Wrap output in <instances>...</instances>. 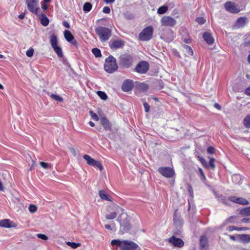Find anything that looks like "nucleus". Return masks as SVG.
Returning a JSON list of instances; mask_svg holds the SVG:
<instances>
[{"label": "nucleus", "instance_id": "nucleus-8", "mask_svg": "<svg viewBox=\"0 0 250 250\" xmlns=\"http://www.w3.org/2000/svg\"><path fill=\"white\" fill-rule=\"evenodd\" d=\"M149 68V63L146 61H141L136 66L135 70L140 74H145Z\"/></svg>", "mask_w": 250, "mask_h": 250}, {"label": "nucleus", "instance_id": "nucleus-36", "mask_svg": "<svg viewBox=\"0 0 250 250\" xmlns=\"http://www.w3.org/2000/svg\"><path fill=\"white\" fill-rule=\"evenodd\" d=\"M92 52L96 58H99L102 56L101 50L98 48H93L92 50Z\"/></svg>", "mask_w": 250, "mask_h": 250}, {"label": "nucleus", "instance_id": "nucleus-26", "mask_svg": "<svg viewBox=\"0 0 250 250\" xmlns=\"http://www.w3.org/2000/svg\"><path fill=\"white\" fill-rule=\"evenodd\" d=\"M55 53L59 58L63 57V52L62 48L59 46H57L53 48Z\"/></svg>", "mask_w": 250, "mask_h": 250}, {"label": "nucleus", "instance_id": "nucleus-62", "mask_svg": "<svg viewBox=\"0 0 250 250\" xmlns=\"http://www.w3.org/2000/svg\"><path fill=\"white\" fill-rule=\"evenodd\" d=\"M245 93L247 95L250 96V87H249L246 89Z\"/></svg>", "mask_w": 250, "mask_h": 250}, {"label": "nucleus", "instance_id": "nucleus-6", "mask_svg": "<svg viewBox=\"0 0 250 250\" xmlns=\"http://www.w3.org/2000/svg\"><path fill=\"white\" fill-rule=\"evenodd\" d=\"M153 29L151 26L145 28L139 34V39L141 41H148L152 37Z\"/></svg>", "mask_w": 250, "mask_h": 250}, {"label": "nucleus", "instance_id": "nucleus-52", "mask_svg": "<svg viewBox=\"0 0 250 250\" xmlns=\"http://www.w3.org/2000/svg\"><path fill=\"white\" fill-rule=\"evenodd\" d=\"M143 105L145 109L146 112H148L149 111L150 106L146 102H144Z\"/></svg>", "mask_w": 250, "mask_h": 250}, {"label": "nucleus", "instance_id": "nucleus-55", "mask_svg": "<svg viewBox=\"0 0 250 250\" xmlns=\"http://www.w3.org/2000/svg\"><path fill=\"white\" fill-rule=\"evenodd\" d=\"M40 164V165L44 168H47L49 167V164L48 163L43 162H41Z\"/></svg>", "mask_w": 250, "mask_h": 250}, {"label": "nucleus", "instance_id": "nucleus-3", "mask_svg": "<svg viewBox=\"0 0 250 250\" xmlns=\"http://www.w3.org/2000/svg\"><path fill=\"white\" fill-rule=\"evenodd\" d=\"M118 68L116 59L112 56L110 55L105 59L104 68L106 72L108 73H112L116 71Z\"/></svg>", "mask_w": 250, "mask_h": 250}, {"label": "nucleus", "instance_id": "nucleus-51", "mask_svg": "<svg viewBox=\"0 0 250 250\" xmlns=\"http://www.w3.org/2000/svg\"><path fill=\"white\" fill-rule=\"evenodd\" d=\"M140 87L144 91H146L148 88V86L147 84L145 83H142L140 85Z\"/></svg>", "mask_w": 250, "mask_h": 250}, {"label": "nucleus", "instance_id": "nucleus-46", "mask_svg": "<svg viewBox=\"0 0 250 250\" xmlns=\"http://www.w3.org/2000/svg\"><path fill=\"white\" fill-rule=\"evenodd\" d=\"M196 21L200 24H203L206 22V20L203 17H197L195 20Z\"/></svg>", "mask_w": 250, "mask_h": 250}, {"label": "nucleus", "instance_id": "nucleus-64", "mask_svg": "<svg viewBox=\"0 0 250 250\" xmlns=\"http://www.w3.org/2000/svg\"><path fill=\"white\" fill-rule=\"evenodd\" d=\"M25 15V11L24 13L19 15L18 17L20 19L22 20L24 18Z\"/></svg>", "mask_w": 250, "mask_h": 250}, {"label": "nucleus", "instance_id": "nucleus-28", "mask_svg": "<svg viewBox=\"0 0 250 250\" xmlns=\"http://www.w3.org/2000/svg\"><path fill=\"white\" fill-rule=\"evenodd\" d=\"M243 125L245 127L250 128V114L247 115L244 119Z\"/></svg>", "mask_w": 250, "mask_h": 250}, {"label": "nucleus", "instance_id": "nucleus-56", "mask_svg": "<svg viewBox=\"0 0 250 250\" xmlns=\"http://www.w3.org/2000/svg\"><path fill=\"white\" fill-rule=\"evenodd\" d=\"M237 198H238L237 197L235 196H230L229 198V200L231 201H232V202H234V203H236Z\"/></svg>", "mask_w": 250, "mask_h": 250}, {"label": "nucleus", "instance_id": "nucleus-44", "mask_svg": "<svg viewBox=\"0 0 250 250\" xmlns=\"http://www.w3.org/2000/svg\"><path fill=\"white\" fill-rule=\"evenodd\" d=\"M50 97L58 102H61L63 101V99L58 95L52 94L50 95Z\"/></svg>", "mask_w": 250, "mask_h": 250}, {"label": "nucleus", "instance_id": "nucleus-49", "mask_svg": "<svg viewBox=\"0 0 250 250\" xmlns=\"http://www.w3.org/2000/svg\"><path fill=\"white\" fill-rule=\"evenodd\" d=\"M215 159L213 158H211L210 159L209 162V166L212 169H214L215 168V164H214Z\"/></svg>", "mask_w": 250, "mask_h": 250}, {"label": "nucleus", "instance_id": "nucleus-45", "mask_svg": "<svg viewBox=\"0 0 250 250\" xmlns=\"http://www.w3.org/2000/svg\"><path fill=\"white\" fill-rule=\"evenodd\" d=\"M89 114L91 116V117L94 120V121H98L99 119L98 116H97V115L94 113L93 111L90 110L89 111Z\"/></svg>", "mask_w": 250, "mask_h": 250}, {"label": "nucleus", "instance_id": "nucleus-17", "mask_svg": "<svg viewBox=\"0 0 250 250\" xmlns=\"http://www.w3.org/2000/svg\"><path fill=\"white\" fill-rule=\"evenodd\" d=\"M100 123L105 131H112V129L111 123L106 118H101L100 119Z\"/></svg>", "mask_w": 250, "mask_h": 250}, {"label": "nucleus", "instance_id": "nucleus-9", "mask_svg": "<svg viewBox=\"0 0 250 250\" xmlns=\"http://www.w3.org/2000/svg\"><path fill=\"white\" fill-rule=\"evenodd\" d=\"M225 8L227 11L232 13H238L240 9L238 5L235 4L234 2L231 1H227L225 3Z\"/></svg>", "mask_w": 250, "mask_h": 250}, {"label": "nucleus", "instance_id": "nucleus-29", "mask_svg": "<svg viewBox=\"0 0 250 250\" xmlns=\"http://www.w3.org/2000/svg\"><path fill=\"white\" fill-rule=\"evenodd\" d=\"M124 18L127 20H132L134 19L135 15L129 11H126L123 14Z\"/></svg>", "mask_w": 250, "mask_h": 250}, {"label": "nucleus", "instance_id": "nucleus-59", "mask_svg": "<svg viewBox=\"0 0 250 250\" xmlns=\"http://www.w3.org/2000/svg\"><path fill=\"white\" fill-rule=\"evenodd\" d=\"M62 24L65 27H66L67 28H70V25H69V23L66 21H63L62 22Z\"/></svg>", "mask_w": 250, "mask_h": 250}, {"label": "nucleus", "instance_id": "nucleus-23", "mask_svg": "<svg viewBox=\"0 0 250 250\" xmlns=\"http://www.w3.org/2000/svg\"><path fill=\"white\" fill-rule=\"evenodd\" d=\"M238 237L239 240L244 243H248L250 242V235L249 234H238Z\"/></svg>", "mask_w": 250, "mask_h": 250}, {"label": "nucleus", "instance_id": "nucleus-37", "mask_svg": "<svg viewBox=\"0 0 250 250\" xmlns=\"http://www.w3.org/2000/svg\"><path fill=\"white\" fill-rule=\"evenodd\" d=\"M186 50V53L187 55L192 56L193 55V51L191 47L188 45H185L184 46Z\"/></svg>", "mask_w": 250, "mask_h": 250}, {"label": "nucleus", "instance_id": "nucleus-30", "mask_svg": "<svg viewBox=\"0 0 250 250\" xmlns=\"http://www.w3.org/2000/svg\"><path fill=\"white\" fill-rule=\"evenodd\" d=\"M123 242H124V240L121 241L119 239H115V240H112L111 241V244L112 245H116L118 247H119L121 250L123 244Z\"/></svg>", "mask_w": 250, "mask_h": 250}, {"label": "nucleus", "instance_id": "nucleus-38", "mask_svg": "<svg viewBox=\"0 0 250 250\" xmlns=\"http://www.w3.org/2000/svg\"><path fill=\"white\" fill-rule=\"evenodd\" d=\"M66 244L67 246L71 247L73 249H76L81 245V244L80 243L71 242L69 241L67 242Z\"/></svg>", "mask_w": 250, "mask_h": 250}, {"label": "nucleus", "instance_id": "nucleus-34", "mask_svg": "<svg viewBox=\"0 0 250 250\" xmlns=\"http://www.w3.org/2000/svg\"><path fill=\"white\" fill-rule=\"evenodd\" d=\"M92 7V5L91 3L89 2H85L83 6V10L85 12H88L91 10Z\"/></svg>", "mask_w": 250, "mask_h": 250}, {"label": "nucleus", "instance_id": "nucleus-32", "mask_svg": "<svg viewBox=\"0 0 250 250\" xmlns=\"http://www.w3.org/2000/svg\"><path fill=\"white\" fill-rule=\"evenodd\" d=\"M83 159L87 162V164L90 166H92L95 159L92 158L90 156L88 155H84L83 156Z\"/></svg>", "mask_w": 250, "mask_h": 250}, {"label": "nucleus", "instance_id": "nucleus-25", "mask_svg": "<svg viewBox=\"0 0 250 250\" xmlns=\"http://www.w3.org/2000/svg\"><path fill=\"white\" fill-rule=\"evenodd\" d=\"M99 195L100 198L103 200H105L108 201H112L109 198L108 195L105 193L104 190H101L99 191Z\"/></svg>", "mask_w": 250, "mask_h": 250}, {"label": "nucleus", "instance_id": "nucleus-11", "mask_svg": "<svg viewBox=\"0 0 250 250\" xmlns=\"http://www.w3.org/2000/svg\"><path fill=\"white\" fill-rule=\"evenodd\" d=\"M161 38L167 42H170L174 39L173 32L170 29H166L161 34Z\"/></svg>", "mask_w": 250, "mask_h": 250}, {"label": "nucleus", "instance_id": "nucleus-21", "mask_svg": "<svg viewBox=\"0 0 250 250\" xmlns=\"http://www.w3.org/2000/svg\"><path fill=\"white\" fill-rule=\"evenodd\" d=\"M38 19L40 20L41 23L43 26H47L49 24V20L45 14L41 13L40 17Z\"/></svg>", "mask_w": 250, "mask_h": 250}, {"label": "nucleus", "instance_id": "nucleus-13", "mask_svg": "<svg viewBox=\"0 0 250 250\" xmlns=\"http://www.w3.org/2000/svg\"><path fill=\"white\" fill-rule=\"evenodd\" d=\"M64 36L65 40L72 44L75 45L76 47H78V43L76 40L74 39V36L68 30H65L64 32Z\"/></svg>", "mask_w": 250, "mask_h": 250}, {"label": "nucleus", "instance_id": "nucleus-60", "mask_svg": "<svg viewBox=\"0 0 250 250\" xmlns=\"http://www.w3.org/2000/svg\"><path fill=\"white\" fill-rule=\"evenodd\" d=\"M242 223H250V218H244L242 220Z\"/></svg>", "mask_w": 250, "mask_h": 250}, {"label": "nucleus", "instance_id": "nucleus-4", "mask_svg": "<svg viewBox=\"0 0 250 250\" xmlns=\"http://www.w3.org/2000/svg\"><path fill=\"white\" fill-rule=\"evenodd\" d=\"M95 32L99 36L102 42L108 40L111 36V30L103 26H99L96 28Z\"/></svg>", "mask_w": 250, "mask_h": 250}, {"label": "nucleus", "instance_id": "nucleus-15", "mask_svg": "<svg viewBox=\"0 0 250 250\" xmlns=\"http://www.w3.org/2000/svg\"><path fill=\"white\" fill-rule=\"evenodd\" d=\"M168 242L175 247L179 248L182 247L184 244L183 241L181 239L177 238L174 236L170 237L168 239Z\"/></svg>", "mask_w": 250, "mask_h": 250}, {"label": "nucleus", "instance_id": "nucleus-5", "mask_svg": "<svg viewBox=\"0 0 250 250\" xmlns=\"http://www.w3.org/2000/svg\"><path fill=\"white\" fill-rule=\"evenodd\" d=\"M133 62L132 56L129 54H122L119 57V65L123 68L130 67Z\"/></svg>", "mask_w": 250, "mask_h": 250}, {"label": "nucleus", "instance_id": "nucleus-40", "mask_svg": "<svg viewBox=\"0 0 250 250\" xmlns=\"http://www.w3.org/2000/svg\"><path fill=\"white\" fill-rule=\"evenodd\" d=\"M32 13L35 14L37 16L38 18L40 17V15L41 13H42L41 12V10L39 7H34L33 4H32Z\"/></svg>", "mask_w": 250, "mask_h": 250}, {"label": "nucleus", "instance_id": "nucleus-39", "mask_svg": "<svg viewBox=\"0 0 250 250\" xmlns=\"http://www.w3.org/2000/svg\"><path fill=\"white\" fill-rule=\"evenodd\" d=\"M168 9V7L167 6L163 5L160 7L158 10L157 12L159 14H163L165 13Z\"/></svg>", "mask_w": 250, "mask_h": 250}, {"label": "nucleus", "instance_id": "nucleus-10", "mask_svg": "<svg viewBox=\"0 0 250 250\" xmlns=\"http://www.w3.org/2000/svg\"><path fill=\"white\" fill-rule=\"evenodd\" d=\"M138 247V245L131 241L124 240L121 250H135Z\"/></svg>", "mask_w": 250, "mask_h": 250}, {"label": "nucleus", "instance_id": "nucleus-20", "mask_svg": "<svg viewBox=\"0 0 250 250\" xmlns=\"http://www.w3.org/2000/svg\"><path fill=\"white\" fill-rule=\"evenodd\" d=\"M203 38L204 41L208 44H212L214 42V40L212 36L208 32L204 33Z\"/></svg>", "mask_w": 250, "mask_h": 250}, {"label": "nucleus", "instance_id": "nucleus-7", "mask_svg": "<svg viewBox=\"0 0 250 250\" xmlns=\"http://www.w3.org/2000/svg\"><path fill=\"white\" fill-rule=\"evenodd\" d=\"M158 171L163 176L168 178L173 177L175 175L174 169L168 167H160Z\"/></svg>", "mask_w": 250, "mask_h": 250}, {"label": "nucleus", "instance_id": "nucleus-27", "mask_svg": "<svg viewBox=\"0 0 250 250\" xmlns=\"http://www.w3.org/2000/svg\"><path fill=\"white\" fill-rule=\"evenodd\" d=\"M216 197L218 199V200L224 204L225 205H229L228 202L227 201V199L225 197H224L222 194H218L216 195Z\"/></svg>", "mask_w": 250, "mask_h": 250}, {"label": "nucleus", "instance_id": "nucleus-24", "mask_svg": "<svg viewBox=\"0 0 250 250\" xmlns=\"http://www.w3.org/2000/svg\"><path fill=\"white\" fill-rule=\"evenodd\" d=\"M50 42L52 48L58 46V41L57 36L55 34H52L50 37Z\"/></svg>", "mask_w": 250, "mask_h": 250}, {"label": "nucleus", "instance_id": "nucleus-42", "mask_svg": "<svg viewBox=\"0 0 250 250\" xmlns=\"http://www.w3.org/2000/svg\"><path fill=\"white\" fill-rule=\"evenodd\" d=\"M92 166L95 167H98L100 171H102L103 169V167L101 164V163L98 161H96L95 160L93 165Z\"/></svg>", "mask_w": 250, "mask_h": 250}, {"label": "nucleus", "instance_id": "nucleus-43", "mask_svg": "<svg viewBox=\"0 0 250 250\" xmlns=\"http://www.w3.org/2000/svg\"><path fill=\"white\" fill-rule=\"evenodd\" d=\"M117 216V213L114 211L111 212L110 214L106 215L105 218L107 220H111L115 218Z\"/></svg>", "mask_w": 250, "mask_h": 250}, {"label": "nucleus", "instance_id": "nucleus-1", "mask_svg": "<svg viewBox=\"0 0 250 250\" xmlns=\"http://www.w3.org/2000/svg\"><path fill=\"white\" fill-rule=\"evenodd\" d=\"M117 221L120 224V231L122 233L127 232L131 228L129 217L125 213H122L117 218Z\"/></svg>", "mask_w": 250, "mask_h": 250}, {"label": "nucleus", "instance_id": "nucleus-2", "mask_svg": "<svg viewBox=\"0 0 250 250\" xmlns=\"http://www.w3.org/2000/svg\"><path fill=\"white\" fill-rule=\"evenodd\" d=\"M173 223L175 229L173 230L174 234L180 235L182 231V228L184 225V220L182 219L180 214L176 209L174 212L173 216Z\"/></svg>", "mask_w": 250, "mask_h": 250}, {"label": "nucleus", "instance_id": "nucleus-61", "mask_svg": "<svg viewBox=\"0 0 250 250\" xmlns=\"http://www.w3.org/2000/svg\"><path fill=\"white\" fill-rule=\"evenodd\" d=\"M26 54L28 57H31V47L26 51Z\"/></svg>", "mask_w": 250, "mask_h": 250}, {"label": "nucleus", "instance_id": "nucleus-33", "mask_svg": "<svg viewBox=\"0 0 250 250\" xmlns=\"http://www.w3.org/2000/svg\"><path fill=\"white\" fill-rule=\"evenodd\" d=\"M240 213L244 216H250V207L241 209Z\"/></svg>", "mask_w": 250, "mask_h": 250}, {"label": "nucleus", "instance_id": "nucleus-22", "mask_svg": "<svg viewBox=\"0 0 250 250\" xmlns=\"http://www.w3.org/2000/svg\"><path fill=\"white\" fill-rule=\"evenodd\" d=\"M247 21L246 17L239 18L236 21V25L238 28H242L244 27Z\"/></svg>", "mask_w": 250, "mask_h": 250}, {"label": "nucleus", "instance_id": "nucleus-47", "mask_svg": "<svg viewBox=\"0 0 250 250\" xmlns=\"http://www.w3.org/2000/svg\"><path fill=\"white\" fill-rule=\"evenodd\" d=\"M37 236L38 237V238L41 239L43 240H47L48 239V236L43 234H41V233L37 234Z\"/></svg>", "mask_w": 250, "mask_h": 250}, {"label": "nucleus", "instance_id": "nucleus-54", "mask_svg": "<svg viewBox=\"0 0 250 250\" xmlns=\"http://www.w3.org/2000/svg\"><path fill=\"white\" fill-rule=\"evenodd\" d=\"M199 170L200 173V174H201V175L202 176L201 180L202 181L206 180V176H205V175L204 174L203 170L201 168H200L199 169Z\"/></svg>", "mask_w": 250, "mask_h": 250}, {"label": "nucleus", "instance_id": "nucleus-19", "mask_svg": "<svg viewBox=\"0 0 250 250\" xmlns=\"http://www.w3.org/2000/svg\"><path fill=\"white\" fill-rule=\"evenodd\" d=\"M200 250H208V238L206 236L202 235L200 239Z\"/></svg>", "mask_w": 250, "mask_h": 250}, {"label": "nucleus", "instance_id": "nucleus-58", "mask_svg": "<svg viewBox=\"0 0 250 250\" xmlns=\"http://www.w3.org/2000/svg\"><path fill=\"white\" fill-rule=\"evenodd\" d=\"M69 150L73 154V155L74 156H76V151H75V149L74 148L70 147L69 148Z\"/></svg>", "mask_w": 250, "mask_h": 250}, {"label": "nucleus", "instance_id": "nucleus-18", "mask_svg": "<svg viewBox=\"0 0 250 250\" xmlns=\"http://www.w3.org/2000/svg\"><path fill=\"white\" fill-rule=\"evenodd\" d=\"M17 226L16 223L9 219H5L0 221V227L5 228H10L16 227Z\"/></svg>", "mask_w": 250, "mask_h": 250}, {"label": "nucleus", "instance_id": "nucleus-53", "mask_svg": "<svg viewBox=\"0 0 250 250\" xmlns=\"http://www.w3.org/2000/svg\"><path fill=\"white\" fill-rule=\"evenodd\" d=\"M103 12L106 14H109L110 12V8L108 6H104L103 8Z\"/></svg>", "mask_w": 250, "mask_h": 250}, {"label": "nucleus", "instance_id": "nucleus-41", "mask_svg": "<svg viewBox=\"0 0 250 250\" xmlns=\"http://www.w3.org/2000/svg\"><path fill=\"white\" fill-rule=\"evenodd\" d=\"M97 95L100 97V98L103 100H105L107 99V96L106 94L102 91H98L97 92Z\"/></svg>", "mask_w": 250, "mask_h": 250}, {"label": "nucleus", "instance_id": "nucleus-57", "mask_svg": "<svg viewBox=\"0 0 250 250\" xmlns=\"http://www.w3.org/2000/svg\"><path fill=\"white\" fill-rule=\"evenodd\" d=\"M27 7L30 11H31V0H26Z\"/></svg>", "mask_w": 250, "mask_h": 250}, {"label": "nucleus", "instance_id": "nucleus-63", "mask_svg": "<svg viewBox=\"0 0 250 250\" xmlns=\"http://www.w3.org/2000/svg\"><path fill=\"white\" fill-rule=\"evenodd\" d=\"M42 9H43V10H46L48 8V6L46 4V3H43L42 4Z\"/></svg>", "mask_w": 250, "mask_h": 250}, {"label": "nucleus", "instance_id": "nucleus-31", "mask_svg": "<svg viewBox=\"0 0 250 250\" xmlns=\"http://www.w3.org/2000/svg\"><path fill=\"white\" fill-rule=\"evenodd\" d=\"M248 229V228H245V227H237L234 226H230L229 227V231H233V230H246Z\"/></svg>", "mask_w": 250, "mask_h": 250}, {"label": "nucleus", "instance_id": "nucleus-12", "mask_svg": "<svg viewBox=\"0 0 250 250\" xmlns=\"http://www.w3.org/2000/svg\"><path fill=\"white\" fill-rule=\"evenodd\" d=\"M133 87V82L132 80L130 79H126L125 80L122 85V89L124 92L130 91Z\"/></svg>", "mask_w": 250, "mask_h": 250}, {"label": "nucleus", "instance_id": "nucleus-16", "mask_svg": "<svg viewBox=\"0 0 250 250\" xmlns=\"http://www.w3.org/2000/svg\"><path fill=\"white\" fill-rule=\"evenodd\" d=\"M125 42L121 40H114L109 43V46L112 49L123 48Z\"/></svg>", "mask_w": 250, "mask_h": 250}, {"label": "nucleus", "instance_id": "nucleus-35", "mask_svg": "<svg viewBox=\"0 0 250 250\" xmlns=\"http://www.w3.org/2000/svg\"><path fill=\"white\" fill-rule=\"evenodd\" d=\"M236 203L240 205H246L249 204V202L247 200L245 199V198L242 197H238Z\"/></svg>", "mask_w": 250, "mask_h": 250}, {"label": "nucleus", "instance_id": "nucleus-48", "mask_svg": "<svg viewBox=\"0 0 250 250\" xmlns=\"http://www.w3.org/2000/svg\"><path fill=\"white\" fill-rule=\"evenodd\" d=\"M188 186V191L190 195V196L193 198V190L192 187L191 185L188 184L187 185Z\"/></svg>", "mask_w": 250, "mask_h": 250}, {"label": "nucleus", "instance_id": "nucleus-14", "mask_svg": "<svg viewBox=\"0 0 250 250\" xmlns=\"http://www.w3.org/2000/svg\"><path fill=\"white\" fill-rule=\"evenodd\" d=\"M161 22L165 26H173L176 23V21L171 17L165 16L162 18Z\"/></svg>", "mask_w": 250, "mask_h": 250}, {"label": "nucleus", "instance_id": "nucleus-50", "mask_svg": "<svg viewBox=\"0 0 250 250\" xmlns=\"http://www.w3.org/2000/svg\"><path fill=\"white\" fill-rule=\"evenodd\" d=\"M207 152L208 154H213L215 153V148L213 147L210 146L207 148Z\"/></svg>", "mask_w": 250, "mask_h": 250}]
</instances>
